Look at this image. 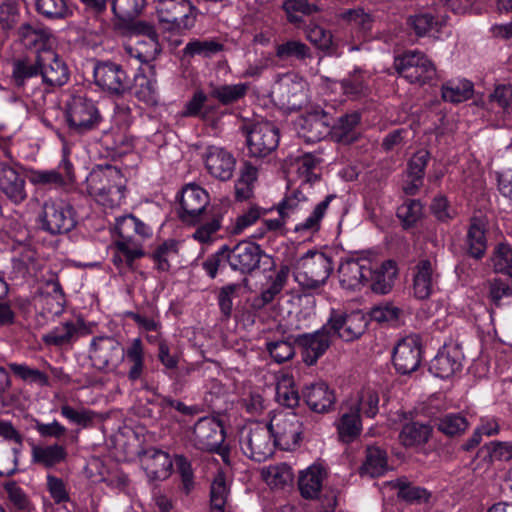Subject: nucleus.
Wrapping results in <instances>:
<instances>
[{
    "label": "nucleus",
    "instance_id": "f257e3e1",
    "mask_svg": "<svg viewBox=\"0 0 512 512\" xmlns=\"http://www.w3.org/2000/svg\"><path fill=\"white\" fill-rule=\"evenodd\" d=\"M126 180L120 169L112 165L97 166L86 178L88 193L103 206L114 207L124 197Z\"/></svg>",
    "mask_w": 512,
    "mask_h": 512
},
{
    "label": "nucleus",
    "instance_id": "f03ea898",
    "mask_svg": "<svg viewBox=\"0 0 512 512\" xmlns=\"http://www.w3.org/2000/svg\"><path fill=\"white\" fill-rule=\"evenodd\" d=\"M293 268L295 280L308 289L323 285L333 270L331 259L318 251L305 253L296 260Z\"/></svg>",
    "mask_w": 512,
    "mask_h": 512
},
{
    "label": "nucleus",
    "instance_id": "7ed1b4c3",
    "mask_svg": "<svg viewBox=\"0 0 512 512\" xmlns=\"http://www.w3.org/2000/svg\"><path fill=\"white\" fill-rule=\"evenodd\" d=\"M144 6L145 0H113L112 10L117 17L115 26L125 34L148 36L156 52L159 43L155 28L147 22H135Z\"/></svg>",
    "mask_w": 512,
    "mask_h": 512
},
{
    "label": "nucleus",
    "instance_id": "20e7f679",
    "mask_svg": "<svg viewBox=\"0 0 512 512\" xmlns=\"http://www.w3.org/2000/svg\"><path fill=\"white\" fill-rule=\"evenodd\" d=\"M240 448L250 459L265 461L274 453L275 443L266 424L251 423L240 432Z\"/></svg>",
    "mask_w": 512,
    "mask_h": 512
},
{
    "label": "nucleus",
    "instance_id": "39448f33",
    "mask_svg": "<svg viewBox=\"0 0 512 512\" xmlns=\"http://www.w3.org/2000/svg\"><path fill=\"white\" fill-rule=\"evenodd\" d=\"M266 425L276 446L283 450H291L298 445L303 432V424L296 413L279 411Z\"/></svg>",
    "mask_w": 512,
    "mask_h": 512
},
{
    "label": "nucleus",
    "instance_id": "423d86ee",
    "mask_svg": "<svg viewBox=\"0 0 512 512\" xmlns=\"http://www.w3.org/2000/svg\"><path fill=\"white\" fill-rule=\"evenodd\" d=\"M394 67L400 76L412 84L423 85L436 77L435 66L419 51H408L396 57Z\"/></svg>",
    "mask_w": 512,
    "mask_h": 512
},
{
    "label": "nucleus",
    "instance_id": "0eeeda50",
    "mask_svg": "<svg viewBox=\"0 0 512 512\" xmlns=\"http://www.w3.org/2000/svg\"><path fill=\"white\" fill-rule=\"evenodd\" d=\"M115 230L119 236L116 241L118 250L123 253L128 262L139 258L142 255L136 235L142 238L150 236V229L132 215L123 216L117 219Z\"/></svg>",
    "mask_w": 512,
    "mask_h": 512
},
{
    "label": "nucleus",
    "instance_id": "6e6552de",
    "mask_svg": "<svg viewBox=\"0 0 512 512\" xmlns=\"http://www.w3.org/2000/svg\"><path fill=\"white\" fill-rule=\"evenodd\" d=\"M66 121L72 133L84 134L97 127L100 114L91 100L74 96L67 104Z\"/></svg>",
    "mask_w": 512,
    "mask_h": 512
},
{
    "label": "nucleus",
    "instance_id": "1a4fd4ad",
    "mask_svg": "<svg viewBox=\"0 0 512 512\" xmlns=\"http://www.w3.org/2000/svg\"><path fill=\"white\" fill-rule=\"evenodd\" d=\"M126 51L131 55L137 57L144 66L142 67L143 77L139 84L137 96L140 101H143L149 106H157L159 101L158 93V80H157V63L156 54L159 49L155 52V46H153L152 52L137 50L136 54H133V48L128 46Z\"/></svg>",
    "mask_w": 512,
    "mask_h": 512
},
{
    "label": "nucleus",
    "instance_id": "9d476101",
    "mask_svg": "<svg viewBox=\"0 0 512 512\" xmlns=\"http://www.w3.org/2000/svg\"><path fill=\"white\" fill-rule=\"evenodd\" d=\"M177 214L188 224H195L209 204V194L196 184L185 185L176 197Z\"/></svg>",
    "mask_w": 512,
    "mask_h": 512
},
{
    "label": "nucleus",
    "instance_id": "9b49d317",
    "mask_svg": "<svg viewBox=\"0 0 512 512\" xmlns=\"http://www.w3.org/2000/svg\"><path fill=\"white\" fill-rule=\"evenodd\" d=\"M40 220L42 228L51 234L69 232L76 224L73 208L63 200L46 201Z\"/></svg>",
    "mask_w": 512,
    "mask_h": 512
},
{
    "label": "nucleus",
    "instance_id": "f8f14e48",
    "mask_svg": "<svg viewBox=\"0 0 512 512\" xmlns=\"http://www.w3.org/2000/svg\"><path fill=\"white\" fill-rule=\"evenodd\" d=\"M279 144V130L269 121H260L247 130V146L253 157H265Z\"/></svg>",
    "mask_w": 512,
    "mask_h": 512
},
{
    "label": "nucleus",
    "instance_id": "ddd939ff",
    "mask_svg": "<svg viewBox=\"0 0 512 512\" xmlns=\"http://www.w3.org/2000/svg\"><path fill=\"white\" fill-rule=\"evenodd\" d=\"M330 337L337 336L344 341H353L359 338L367 327V320L360 311L343 314L332 311L327 324Z\"/></svg>",
    "mask_w": 512,
    "mask_h": 512
},
{
    "label": "nucleus",
    "instance_id": "4468645a",
    "mask_svg": "<svg viewBox=\"0 0 512 512\" xmlns=\"http://www.w3.org/2000/svg\"><path fill=\"white\" fill-rule=\"evenodd\" d=\"M124 357L125 349L112 337H98L91 344L90 359L99 370H114Z\"/></svg>",
    "mask_w": 512,
    "mask_h": 512
},
{
    "label": "nucleus",
    "instance_id": "2eb2a0df",
    "mask_svg": "<svg viewBox=\"0 0 512 512\" xmlns=\"http://www.w3.org/2000/svg\"><path fill=\"white\" fill-rule=\"evenodd\" d=\"M195 25V15L189 0H162V31L189 30Z\"/></svg>",
    "mask_w": 512,
    "mask_h": 512
},
{
    "label": "nucleus",
    "instance_id": "dca6fc26",
    "mask_svg": "<svg viewBox=\"0 0 512 512\" xmlns=\"http://www.w3.org/2000/svg\"><path fill=\"white\" fill-rule=\"evenodd\" d=\"M422 359V346L419 336L410 335L401 339L394 348L393 363L401 374H409L418 369Z\"/></svg>",
    "mask_w": 512,
    "mask_h": 512
},
{
    "label": "nucleus",
    "instance_id": "f3484780",
    "mask_svg": "<svg viewBox=\"0 0 512 512\" xmlns=\"http://www.w3.org/2000/svg\"><path fill=\"white\" fill-rule=\"evenodd\" d=\"M37 64L42 82L50 87H60L69 80V69L63 59L48 49L37 56Z\"/></svg>",
    "mask_w": 512,
    "mask_h": 512
},
{
    "label": "nucleus",
    "instance_id": "a211bd4d",
    "mask_svg": "<svg viewBox=\"0 0 512 512\" xmlns=\"http://www.w3.org/2000/svg\"><path fill=\"white\" fill-rule=\"evenodd\" d=\"M224 439V429L221 423L213 417H203L194 425L192 441L198 449L217 450Z\"/></svg>",
    "mask_w": 512,
    "mask_h": 512
},
{
    "label": "nucleus",
    "instance_id": "6ab92c4d",
    "mask_svg": "<svg viewBox=\"0 0 512 512\" xmlns=\"http://www.w3.org/2000/svg\"><path fill=\"white\" fill-rule=\"evenodd\" d=\"M95 82L102 89L115 94H121L130 87V80L120 65L105 62L94 68Z\"/></svg>",
    "mask_w": 512,
    "mask_h": 512
},
{
    "label": "nucleus",
    "instance_id": "aec40b11",
    "mask_svg": "<svg viewBox=\"0 0 512 512\" xmlns=\"http://www.w3.org/2000/svg\"><path fill=\"white\" fill-rule=\"evenodd\" d=\"M339 281L348 290L360 289L372 275V263L368 259H350L342 262L338 268Z\"/></svg>",
    "mask_w": 512,
    "mask_h": 512
},
{
    "label": "nucleus",
    "instance_id": "412c9836",
    "mask_svg": "<svg viewBox=\"0 0 512 512\" xmlns=\"http://www.w3.org/2000/svg\"><path fill=\"white\" fill-rule=\"evenodd\" d=\"M0 191L15 204L27 198L25 175L18 167L0 162Z\"/></svg>",
    "mask_w": 512,
    "mask_h": 512
},
{
    "label": "nucleus",
    "instance_id": "4be33fe9",
    "mask_svg": "<svg viewBox=\"0 0 512 512\" xmlns=\"http://www.w3.org/2000/svg\"><path fill=\"white\" fill-rule=\"evenodd\" d=\"M203 160L207 171L213 177L221 181H227L232 177L236 160L226 149L209 146L203 153Z\"/></svg>",
    "mask_w": 512,
    "mask_h": 512
},
{
    "label": "nucleus",
    "instance_id": "5701e85b",
    "mask_svg": "<svg viewBox=\"0 0 512 512\" xmlns=\"http://www.w3.org/2000/svg\"><path fill=\"white\" fill-rule=\"evenodd\" d=\"M262 251L258 245L243 241L232 250H226V257L233 270L249 273L258 268Z\"/></svg>",
    "mask_w": 512,
    "mask_h": 512
},
{
    "label": "nucleus",
    "instance_id": "b1692460",
    "mask_svg": "<svg viewBox=\"0 0 512 512\" xmlns=\"http://www.w3.org/2000/svg\"><path fill=\"white\" fill-rule=\"evenodd\" d=\"M301 136L307 142H317L331 134V118L322 110L307 113L299 119Z\"/></svg>",
    "mask_w": 512,
    "mask_h": 512
},
{
    "label": "nucleus",
    "instance_id": "393cba45",
    "mask_svg": "<svg viewBox=\"0 0 512 512\" xmlns=\"http://www.w3.org/2000/svg\"><path fill=\"white\" fill-rule=\"evenodd\" d=\"M463 355L456 345L443 346L431 360L429 370L439 378H449L462 366Z\"/></svg>",
    "mask_w": 512,
    "mask_h": 512
},
{
    "label": "nucleus",
    "instance_id": "a878e982",
    "mask_svg": "<svg viewBox=\"0 0 512 512\" xmlns=\"http://www.w3.org/2000/svg\"><path fill=\"white\" fill-rule=\"evenodd\" d=\"M297 341L303 349V361L308 365H313L329 347L331 337L327 327L323 326L313 334L300 335Z\"/></svg>",
    "mask_w": 512,
    "mask_h": 512
},
{
    "label": "nucleus",
    "instance_id": "bb28decb",
    "mask_svg": "<svg viewBox=\"0 0 512 512\" xmlns=\"http://www.w3.org/2000/svg\"><path fill=\"white\" fill-rule=\"evenodd\" d=\"M18 38L28 49L35 51L36 56L48 49H53L54 38L48 29L39 25L24 23L19 27Z\"/></svg>",
    "mask_w": 512,
    "mask_h": 512
},
{
    "label": "nucleus",
    "instance_id": "cd10ccee",
    "mask_svg": "<svg viewBox=\"0 0 512 512\" xmlns=\"http://www.w3.org/2000/svg\"><path fill=\"white\" fill-rule=\"evenodd\" d=\"M438 274L435 265L430 260H421L415 267L413 279V293L418 299H427L435 289Z\"/></svg>",
    "mask_w": 512,
    "mask_h": 512
},
{
    "label": "nucleus",
    "instance_id": "c85d7f7f",
    "mask_svg": "<svg viewBox=\"0 0 512 512\" xmlns=\"http://www.w3.org/2000/svg\"><path fill=\"white\" fill-rule=\"evenodd\" d=\"M29 179L34 185L63 187L73 180L72 164L64 158L59 170H33Z\"/></svg>",
    "mask_w": 512,
    "mask_h": 512
},
{
    "label": "nucleus",
    "instance_id": "c756f323",
    "mask_svg": "<svg viewBox=\"0 0 512 512\" xmlns=\"http://www.w3.org/2000/svg\"><path fill=\"white\" fill-rule=\"evenodd\" d=\"M303 397L309 408L317 413L329 411L335 402L334 392L321 381L306 386Z\"/></svg>",
    "mask_w": 512,
    "mask_h": 512
},
{
    "label": "nucleus",
    "instance_id": "7c9ffc66",
    "mask_svg": "<svg viewBox=\"0 0 512 512\" xmlns=\"http://www.w3.org/2000/svg\"><path fill=\"white\" fill-rule=\"evenodd\" d=\"M318 160L310 154L305 153L298 156H291L287 162V171L295 175L301 184L312 183L318 178Z\"/></svg>",
    "mask_w": 512,
    "mask_h": 512
},
{
    "label": "nucleus",
    "instance_id": "2f4dec72",
    "mask_svg": "<svg viewBox=\"0 0 512 512\" xmlns=\"http://www.w3.org/2000/svg\"><path fill=\"white\" fill-rule=\"evenodd\" d=\"M486 225L487 220L482 216L471 218L465 243L468 253L476 259L482 258L487 248Z\"/></svg>",
    "mask_w": 512,
    "mask_h": 512
},
{
    "label": "nucleus",
    "instance_id": "473e14b6",
    "mask_svg": "<svg viewBox=\"0 0 512 512\" xmlns=\"http://www.w3.org/2000/svg\"><path fill=\"white\" fill-rule=\"evenodd\" d=\"M41 295L48 313L53 315H59L62 313L66 300L65 294L56 275L51 274L49 278L45 279L41 287Z\"/></svg>",
    "mask_w": 512,
    "mask_h": 512
},
{
    "label": "nucleus",
    "instance_id": "72a5a7b5",
    "mask_svg": "<svg viewBox=\"0 0 512 512\" xmlns=\"http://www.w3.org/2000/svg\"><path fill=\"white\" fill-rule=\"evenodd\" d=\"M362 423L360 415L354 406L346 403L342 407V414L337 422V431L341 441L349 443L355 440L361 433Z\"/></svg>",
    "mask_w": 512,
    "mask_h": 512
},
{
    "label": "nucleus",
    "instance_id": "f704fd0d",
    "mask_svg": "<svg viewBox=\"0 0 512 512\" xmlns=\"http://www.w3.org/2000/svg\"><path fill=\"white\" fill-rule=\"evenodd\" d=\"M397 275L396 263L392 260L383 262L380 266L372 265V275L369 276L371 289L378 294L388 293Z\"/></svg>",
    "mask_w": 512,
    "mask_h": 512
},
{
    "label": "nucleus",
    "instance_id": "c9c22d12",
    "mask_svg": "<svg viewBox=\"0 0 512 512\" xmlns=\"http://www.w3.org/2000/svg\"><path fill=\"white\" fill-rule=\"evenodd\" d=\"M224 45L214 38H192L182 50L184 58L201 57L209 59L221 53Z\"/></svg>",
    "mask_w": 512,
    "mask_h": 512
},
{
    "label": "nucleus",
    "instance_id": "e433bc0d",
    "mask_svg": "<svg viewBox=\"0 0 512 512\" xmlns=\"http://www.w3.org/2000/svg\"><path fill=\"white\" fill-rule=\"evenodd\" d=\"M31 457L33 463L45 468H52L66 460L67 451L64 446L59 444L32 445Z\"/></svg>",
    "mask_w": 512,
    "mask_h": 512
},
{
    "label": "nucleus",
    "instance_id": "4c0bfd02",
    "mask_svg": "<svg viewBox=\"0 0 512 512\" xmlns=\"http://www.w3.org/2000/svg\"><path fill=\"white\" fill-rule=\"evenodd\" d=\"M325 473L320 466H310L301 472L298 480V486L302 497L305 499H315L318 497Z\"/></svg>",
    "mask_w": 512,
    "mask_h": 512
},
{
    "label": "nucleus",
    "instance_id": "58836bf2",
    "mask_svg": "<svg viewBox=\"0 0 512 512\" xmlns=\"http://www.w3.org/2000/svg\"><path fill=\"white\" fill-rule=\"evenodd\" d=\"M39 75L37 57L34 62L27 59H18L13 62L11 81L17 88L28 90L29 86Z\"/></svg>",
    "mask_w": 512,
    "mask_h": 512
},
{
    "label": "nucleus",
    "instance_id": "ea45409f",
    "mask_svg": "<svg viewBox=\"0 0 512 512\" xmlns=\"http://www.w3.org/2000/svg\"><path fill=\"white\" fill-rule=\"evenodd\" d=\"M162 458H164L162 465H167L166 475H170L175 466L181 477L182 490L185 494H189L194 488V475L190 462L182 455H175L172 459L169 454L164 452H162Z\"/></svg>",
    "mask_w": 512,
    "mask_h": 512
},
{
    "label": "nucleus",
    "instance_id": "a19ab883",
    "mask_svg": "<svg viewBox=\"0 0 512 512\" xmlns=\"http://www.w3.org/2000/svg\"><path fill=\"white\" fill-rule=\"evenodd\" d=\"M386 485L396 492L398 498L407 503L420 504L428 501L430 497L426 489L412 485L406 478L389 481Z\"/></svg>",
    "mask_w": 512,
    "mask_h": 512
},
{
    "label": "nucleus",
    "instance_id": "79ce46f5",
    "mask_svg": "<svg viewBox=\"0 0 512 512\" xmlns=\"http://www.w3.org/2000/svg\"><path fill=\"white\" fill-rule=\"evenodd\" d=\"M280 88L286 95L287 104L291 107H300L306 100L307 83L296 75H287L283 78Z\"/></svg>",
    "mask_w": 512,
    "mask_h": 512
},
{
    "label": "nucleus",
    "instance_id": "37998d69",
    "mask_svg": "<svg viewBox=\"0 0 512 512\" xmlns=\"http://www.w3.org/2000/svg\"><path fill=\"white\" fill-rule=\"evenodd\" d=\"M388 470L387 454L376 446L366 450L365 461L361 466V474L369 477H379Z\"/></svg>",
    "mask_w": 512,
    "mask_h": 512
},
{
    "label": "nucleus",
    "instance_id": "c03bdc74",
    "mask_svg": "<svg viewBox=\"0 0 512 512\" xmlns=\"http://www.w3.org/2000/svg\"><path fill=\"white\" fill-rule=\"evenodd\" d=\"M431 434L429 425L410 422L403 426L399 434V440L405 447H415L425 444Z\"/></svg>",
    "mask_w": 512,
    "mask_h": 512
},
{
    "label": "nucleus",
    "instance_id": "a18cd8bd",
    "mask_svg": "<svg viewBox=\"0 0 512 512\" xmlns=\"http://www.w3.org/2000/svg\"><path fill=\"white\" fill-rule=\"evenodd\" d=\"M12 263L14 270L21 276H25L36 270L37 253L31 246L19 244L14 247Z\"/></svg>",
    "mask_w": 512,
    "mask_h": 512
},
{
    "label": "nucleus",
    "instance_id": "49530a36",
    "mask_svg": "<svg viewBox=\"0 0 512 512\" xmlns=\"http://www.w3.org/2000/svg\"><path fill=\"white\" fill-rule=\"evenodd\" d=\"M262 479L272 488H283L292 483L294 475L286 463L264 467L261 470Z\"/></svg>",
    "mask_w": 512,
    "mask_h": 512
},
{
    "label": "nucleus",
    "instance_id": "de8ad7c7",
    "mask_svg": "<svg viewBox=\"0 0 512 512\" xmlns=\"http://www.w3.org/2000/svg\"><path fill=\"white\" fill-rule=\"evenodd\" d=\"M346 404L354 406L358 414L361 412L364 416L373 418L378 413L379 396L375 390L366 388L361 390L356 398L347 401Z\"/></svg>",
    "mask_w": 512,
    "mask_h": 512
},
{
    "label": "nucleus",
    "instance_id": "09e8293b",
    "mask_svg": "<svg viewBox=\"0 0 512 512\" xmlns=\"http://www.w3.org/2000/svg\"><path fill=\"white\" fill-rule=\"evenodd\" d=\"M358 113H351L341 116L337 123L331 127V135L337 142L351 143L355 140L353 130L359 124Z\"/></svg>",
    "mask_w": 512,
    "mask_h": 512
},
{
    "label": "nucleus",
    "instance_id": "8fccbe9b",
    "mask_svg": "<svg viewBox=\"0 0 512 512\" xmlns=\"http://www.w3.org/2000/svg\"><path fill=\"white\" fill-rule=\"evenodd\" d=\"M299 399L293 377L287 374L281 375L276 384V400L283 406L293 408L298 405Z\"/></svg>",
    "mask_w": 512,
    "mask_h": 512
},
{
    "label": "nucleus",
    "instance_id": "3c124183",
    "mask_svg": "<svg viewBox=\"0 0 512 512\" xmlns=\"http://www.w3.org/2000/svg\"><path fill=\"white\" fill-rule=\"evenodd\" d=\"M306 39L317 49L332 54L335 50L331 31L317 24H309L305 28Z\"/></svg>",
    "mask_w": 512,
    "mask_h": 512
},
{
    "label": "nucleus",
    "instance_id": "603ef678",
    "mask_svg": "<svg viewBox=\"0 0 512 512\" xmlns=\"http://www.w3.org/2000/svg\"><path fill=\"white\" fill-rule=\"evenodd\" d=\"M229 487L223 472L219 471L213 479L210 489V502L212 512H224Z\"/></svg>",
    "mask_w": 512,
    "mask_h": 512
},
{
    "label": "nucleus",
    "instance_id": "864d4df0",
    "mask_svg": "<svg viewBox=\"0 0 512 512\" xmlns=\"http://www.w3.org/2000/svg\"><path fill=\"white\" fill-rule=\"evenodd\" d=\"M473 85L468 80L449 81L442 87V98L452 103H460L472 96Z\"/></svg>",
    "mask_w": 512,
    "mask_h": 512
},
{
    "label": "nucleus",
    "instance_id": "5fc2aeb1",
    "mask_svg": "<svg viewBox=\"0 0 512 512\" xmlns=\"http://www.w3.org/2000/svg\"><path fill=\"white\" fill-rule=\"evenodd\" d=\"M249 85L246 83L225 84L215 87L210 95L223 105H229L242 99L248 92Z\"/></svg>",
    "mask_w": 512,
    "mask_h": 512
},
{
    "label": "nucleus",
    "instance_id": "6e6d98bb",
    "mask_svg": "<svg viewBox=\"0 0 512 512\" xmlns=\"http://www.w3.org/2000/svg\"><path fill=\"white\" fill-rule=\"evenodd\" d=\"M79 330V325L75 321H66L60 326L43 336V341L49 345L62 346L72 341Z\"/></svg>",
    "mask_w": 512,
    "mask_h": 512
},
{
    "label": "nucleus",
    "instance_id": "4d7b16f0",
    "mask_svg": "<svg viewBox=\"0 0 512 512\" xmlns=\"http://www.w3.org/2000/svg\"><path fill=\"white\" fill-rule=\"evenodd\" d=\"M257 179V169L251 164H245L240 177L235 183V197L239 201L249 199L253 194V185Z\"/></svg>",
    "mask_w": 512,
    "mask_h": 512
},
{
    "label": "nucleus",
    "instance_id": "13d9d810",
    "mask_svg": "<svg viewBox=\"0 0 512 512\" xmlns=\"http://www.w3.org/2000/svg\"><path fill=\"white\" fill-rule=\"evenodd\" d=\"M276 56L281 60L296 58L305 60L312 57L310 48L300 40H288L278 44L275 50Z\"/></svg>",
    "mask_w": 512,
    "mask_h": 512
},
{
    "label": "nucleus",
    "instance_id": "bf43d9fd",
    "mask_svg": "<svg viewBox=\"0 0 512 512\" xmlns=\"http://www.w3.org/2000/svg\"><path fill=\"white\" fill-rule=\"evenodd\" d=\"M491 263L495 272L512 276V246L506 243L496 245Z\"/></svg>",
    "mask_w": 512,
    "mask_h": 512
},
{
    "label": "nucleus",
    "instance_id": "052dcab7",
    "mask_svg": "<svg viewBox=\"0 0 512 512\" xmlns=\"http://www.w3.org/2000/svg\"><path fill=\"white\" fill-rule=\"evenodd\" d=\"M334 198L332 195H328L323 201L318 203L314 208L312 214L302 223L296 225L295 231L314 233L319 230L320 222L329 207L331 200Z\"/></svg>",
    "mask_w": 512,
    "mask_h": 512
},
{
    "label": "nucleus",
    "instance_id": "680f3d73",
    "mask_svg": "<svg viewBox=\"0 0 512 512\" xmlns=\"http://www.w3.org/2000/svg\"><path fill=\"white\" fill-rule=\"evenodd\" d=\"M36 10L48 19H63L70 14L66 0H36Z\"/></svg>",
    "mask_w": 512,
    "mask_h": 512
},
{
    "label": "nucleus",
    "instance_id": "e2e57ef3",
    "mask_svg": "<svg viewBox=\"0 0 512 512\" xmlns=\"http://www.w3.org/2000/svg\"><path fill=\"white\" fill-rule=\"evenodd\" d=\"M10 370L25 382L34 383L39 386H48L49 381L46 374L38 369L31 368L25 364L10 363Z\"/></svg>",
    "mask_w": 512,
    "mask_h": 512
},
{
    "label": "nucleus",
    "instance_id": "0e129e2a",
    "mask_svg": "<svg viewBox=\"0 0 512 512\" xmlns=\"http://www.w3.org/2000/svg\"><path fill=\"white\" fill-rule=\"evenodd\" d=\"M21 448L0 445V476H11L17 471Z\"/></svg>",
    "mask_w": 512,
    "mask_h": 512
},
{
    "label": "nucleus",
    "instance_id": "69168bd1",
    "mask_svg": "<svg viewBox=\"0 0 512 512\" xmlns=\"http://www.w3.org/2000/svg\"><path fill=\"white\" fill-rule=\"evenodd\" d=\"M368 75L360 69H355L347 78L341 81L345 94L352 96L362 95L367 89Z\"/></svg>",
    "mask_w": 512,
    "mask_h": 512
},
{
    "label": "nucleus",
    "instance_id": "338daca9",
    "mask_svg": "<svg viewBox=\"0 0 512 512\" xmlns=\"http://www.w3.org/2000/svg\"><path fill=\"white\" fill-rule=\"evenodd\" d=\"M437 426L444 434L454 436L463 433L467 429L468 421L460 414H447L439 419Z\"/></svg>",
    "mask_w": 512,
    "mask_h": 512
},
{
    "label": "nucleus",
    "instance_id": "774afa93",
    "mask_svg": "<svg viewBox=\"0 0 512 512\" xmlns=\"http://www.w3.org/2000/svg\"><path fill=\"white\" fill-rule=\"evenodd\" d=\"M489 102L495 103L505 113L512 112V86L509 84H500L495 87L493 93L489 95Z\"/></svg>",
    "mask_w": 512,
    "mask_h": 512
}]
</instances>
